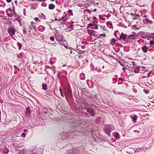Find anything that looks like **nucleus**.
<instances>
[{
    "mask_svg": "<svg viewBox=\"0 0 154 154\" xmlns=\"http://www.w3.org/2000/svg\"><path fill=\"white\" fill-rule=\"evenodd\" d=\"M55 35L56 39L58 42L61 45H64V42L65 41V40H63V35L57 32H56Z\"/></svg>",
    "mask_w": 154,
    "mask_h": 154,
    "instance_id": "f257e3e1",
    "label": "nucleus"
},
{
    "mask_svg": "<svg viewBox=\"0 0 154 154\" xmlns=\"http://www.w3.org/2000/svg\"><path fill=\"white\" fill-rule=\"evenodd\" d=\"M86 16L87 17V18L88 20H90V21L91 22V23H90L88 25V26H93L94 25H95L97 24L98 22V21L97 19V18L95 16H94L92 20H90V18L89 17H88V16L86 15H85V16Z\"/></svg>",
    "mask_w": 154,
    "mask_h": 154,
    "instance_id": "f03ea898",
    "label": "nucleus"
},
{
    "mask_svg": "<svg viewBox=\"0 0 154 154\" xmlns=\"http://www.w3.org/2000/svg\"><path fill=\"white\" fill-rule=\"evenodd\" d=\"M16 30L13 27H10L8 28V32L10 35L12 36L15 35Z\"/></svg>",
    "mask_w": 154,
    "mask_h": 154,
    "instance_id": "7ed1b4c3",
    "label": "nucleus"
},
{
    "mask_svg": "<svg viewBox=\"0 0 154 154\" xmlns=\"http://www.w3.org/2000/svg\"><path fill=\"white\" fill-rule=\"evenodd\" d=\"M65 94L66 97H70L72 96V91L70 87L65 90Z\"/></svg>",
    "mask_w": 154,
    "mask_h": 154,
    "instance_id": "20e7f679",
    "label": "nucleus"
},
{
    "mask_svg": "<svg viewBox=\"0 0 154 154\" xmlns=\"http://www.w3.org/2000/svg\"><path fill=\"white\" fill-rule=\"evenodd\" d=\"M87 112L92 116H94L95 115L94 111L93 109L91 107H88L87 108Z\"/></svg>",
    "mask_w": 154,
    "mask_h": 154,
    "instance_id": "39448f33",
    "label": "nucleus"
},
{
    "mask_svg": "<svg viewBox=\"0 0 154 154\" xmlns=\"http://www.w3.org/2000/svg\"><path fill=\"white\" fill-rule=\"evenodd\" d=\"M105 133L108 135H109L111 132V128L110 125H107L104 129Z\"/></svg>",
    "mask_w": 154,
    "mask_h": 154,
    "instance_id": "423d86ee",
    "label": "nucleus"
},
{
    "mask_svg": "<svg viewBox=\"0 0 154 154\" xmlns=\"http://www.w3.org/2000/svg\"><path fill=\"white\" fill-rule=\"evenodd\" d=\"M127 35L126 34H124L122 32L121 35L119 36V39H122L124 41L126 38Z\"/></svg>",
    "mask_w": 154,
    "mask_h": 154,
    "instance_id": "0eeeda50",
    "label": "nucleus"
},
{
    "mask_svg": "<svg viewBox=\"0 0 154 154\" xmlns=\"http://www.w3.org/2000/svg\"><path fill=\"white\" fill-rule=\"evenodd\" d=\"M34 63L35 64H38V66L40 67H41L43 64V62L41 61H35L34 62Z\"/></svg>",
    "mask_w": 154,
    "mask_h": 154,
    "instance_id": "6e6552de",
    "label": "nucleus"
},
{
    "mask_svg": "<svg viewBox=\"0 0 154 154\" xmlns=\"http://www.w3.org/2000/svg\"><path fill=\"white\" fill-rule=\"evenodd\" d=\"M131 15L132 16H134V17L133 18V19H137L138 18H140V15L138 14H134L133 13H132L131 14Z\"/></svg>",
    "mask_w": 154,
    "mask_h": 154,
    "instance_id": "1a4fd4ad",
    "label": "nucleus"
},
{
    "mask_svg": "<svg viewBox=\"0 0 154 154\" xmlns=\"http://www.w3.org/2000/svg\"><path fill=\"white\" fill-rule=\"evenodd\" d=\"M67 17V15L66 14H65L64 16L63 17L61 18V19H59L57 20V19L55 18L54 20L55 21H56L57 20H58L59 21H60V20H63V21H65L66 20L67 18H66Z\"/></svg>",
    "mask_w": 154,
    "mask_h": 154,
    "instance_id": "9d476101",
    "label": "nucleus"
},
{
    "mask_svg": "<svg viewBox=\"0 0 154 154\" xmlns=\"http://www.w3.org/2000/svg\"><path fill=\"white\" fill-rule=\"evenodd\" d=\"M45 29V27L42 25L40 26L38 28V30L41 32H43Z\"/></svg>",
    "mask_w": 154,
    "mask_h": 154,
    "instance_id": "9b49d317",
    "label": "nucleus"
},
{
    "mask_svg": "<svg viewBox=\"0 0 154 154\" xmlns=\"http://www.w3.org/2000/svg\"><path fill=\"white\" fill-rule=\"evenodd\" d=\"M142 51L144 53H146L148 51V48L146 46L144 45L142 48Z\"/></svg>",
    "mask_w": 154,
    "mask_h": 154,
    "instance_id": "f8f14e48",
    "label": "nucleus"
},
{
    "mask_svg": "<svg viewBox=\"0 0 154 154\" xmlns=\"http://www.w3.org/2000/svg\"><path fill=\"white\" fill-rule=\"evenodd\" d=\"M80 79L82 80H84L85 79V75L83 73H82L80 75Z\"/></svg>",
    "mask_w": 154,
    "mask_h": 154,
    "instance_id": "ddd939ff",
    "label": "nucleus"
},
{
    "mask_svg": "<svg viewBox=\"0 0 154 154\" xmlns=\"http://www.w3.org/2000/svg\"><path fill=\"white\" fill-rule=\"evenodd\" d=\"M42 89L45 90L46 91L47 89V85L45 83H42Z\"/></svg>",
    "mask_w": 154,
    "mask_h": 154,
    "instance_id": "4468645a",
    "label": "nucleus"
},
{
    "mask_svg": "<svg viewBox=\"0 0 154 154\" xmlns=\"http://www.w3.org/2000/svg\"><path fill=\"white\" fill-rule=\"evenodd\" d=\"M136 37L135 36L133 35H130L128 36V37L127 38V39H135Z\"/></svg>",
    "mask_w": 154,
    "mask_h": 154,
    "instance_id": "2eb2a0df",
    "label": "nucleus"
},
{
    "mask_svg": "<svg viewBox=\"0 0 154 154\" xmlns=\"http://www.w3.org/2000/svg\"><path fill=\"white\" fill-rule=\"evenodd\" d=\"M55 6L54 5L52 4H51L49 5L48 8L50 10H53Z\"/></svg>",
    "mask_w": 154,
    "mask_h": 154,
    "instance_id": "dca6fc26",
    "label": "nucleus"
},
{
    "mask_svg": "<svg viewBox=\"0 0 154 154\" xmlns=\"http://www.w3.org/2000/svg\"><path fill=\"white\" fill-rule=\"evenodd\" d=\"M38 16L39 18H43L44 19H46V16L43 13H41L39 14Z\"/></svg>",
    "mask_w": 154,
    "mask_h": 154,
    "instance_id": "f3484780",
    "label": "nucleus"
},
{
    "mask_svg": "<svg viewBox=\"0 0 154 154\" xmlns=\"http://www.w3.org/2000/svg\"><path fill=\"white\" fill-rule=\"evenodd\" d=\"M131 117L132 119V121L134 122H135L137 120V116L136 115L133 116H131Z\"/></svg>",
    "mask_w": 154,
    "mask_h": 154,
    "instance_id": "a211bd4d",
    "label": "nucleus"
},
{
    "mask_svg": "<svg viewBox=\"0 0 154 154\" xmlns=\"http://www.w3.org/2000/svg\"><path fill=\"white\" fill-rule=\"evenodd\" d=\"M114 137L116 139H119L120 138L119 134L118 132H116L114 134Z\"/></svg>",
    "mask_w": 154,
    "mask_h": 154,
    "instance_id": "6ab92c4d",
    "label": "nucleus"
},
{
    "mask_svg": "<svg viewBox=\"0 0 154 154\" xmlns=\"http://www.w3.org/2000/svg\"><path fill=\"white\" fill-rule=\"evenodd\" d=\"M88 33L90 35H93L94 34L95 32L94 30H87Z\"/></svg>",
    "mask_w": 154,
    "mask_h": 154,
    "instance_id": "aec40b11",
    "label": "nucleus"
},
{
    "mask_svg": "<svg viewBox=\"0 0 154 154\" xmlns=\"http://www.w3.org/2000/svg\"><path fill=\"white\" fill-rule=\"evenodd\" d=\"M17 56L19 59H20V60H22L23 57H22V53H20L19 54H18L17 55Z\"/></svg>",
    "mask_w": 154,
    "mask_h": 154,
    "instance_id": "412c9836",
    "label": "nucleus"
},
{
    "mask_svg": "<svg viewBox=\"0 0 154 154\" xmlns=\"http://www.w3.org/2000/svg\"><path fill=\"white\" fill-rule=\"evenodd\" d=\"M17 46L18 47V49L19 50H20L21 48L22 45L21 43H20L19 42H17Z\"/></svg>",
    "mask_w": 154,
    "mask_h": 154,
    "instance_id": "4be33fe9",
    "label": "nucleus"
},
{
    "mask_svg": "<svg viewBox=\"0 0 154 154\" xmlns=\"http://www.w3.org/2000/svg\"><path fill=\"white\" fill-rule=\"evenodd\" d=\"M154 36V34L153 33H151V35L148 37V39L149 40V39H152L153 38V37Z\"/></svg>",
    "mask_w": 154,
    "mask_h": 154,
    "instance_id": "5701e85b",
    "label": "nucleus"
},
{
    "mask_svg": "<svg viewBox=\"0 0 154 154\" xmlns=\"http://www.w3.org/2000/svg\"><path fill=\"white\" fill-rule=\"evenodd\" d=\"M132 28L134 29V30H138L140 28L137 27V26L135 25L132 26Z\"/></svg>",
    "mask_w": 154,
    "mask_h": 154,
    "instance_id": "b1692460",
    "label": "nucleus"
},
{
    "mask_svg": "<svg viewBox=\"0 0 154 154\" xmlns=\"http://www.w3.org/2000/svg\"><path fill=\"white\" fill-rule=\"evenodd\" d=\"M34 23L32 21L31 22V25H32V26L33 27V29L34 30H35L36 28V27L34 26Z\"/></svg>",
    "mask_w": 154,
    "mask_h": 154,
    "instance_id": "393cba45",
    "label": "nucleus"
},
{
    "mask_svg": "<svg viewBox=\"0 0 154 154\" xmlns=\"http://www.w3.org/2000/svg\"><path fill=\"white\" fill-rule=\"evenodd\" d=\"M116 41V40L115 39H112L110 41V43L112 45H114L115 42Z\"/></svg>",
    "mask_w": 154,
    "mask_h": 154,
    "instance_id": "a878e982",
    "label": "nucleus"
},
{
    "mask_svg": "<svg viewBox=\"0 0 154 154\" xmlns=\"http://www.w3.org/2000/svg\"><path fill=\"white\" fill-rule=\"evenodd\" d=\"M87 12L89 13L90 14H91V11L88 9H87L86 10H85L84 11L83 13L84 14H86Z\"/></svg>",
    "mask_w": 154,
    "mask_h": 154,
    "instance_id": "bb28decb",
    "label": "nucleus"
},
{
    "mask_svg": "<svg viewBox=\"0 0 154 154\" xmlns=\"http://www.w3.org/2000/svg\"><path fill=\"white\" fill-rule=\"evenodd\" d=\"M115 76H116V77L115 78H113L112 79L113 83L114 84L116 83V80L118 77L117 75H116Z\"/></svg>",
    "mask_w": 154,
    "mask_h": 154,
    "instance_id": "cd10ccee",
    "label": "nucleus"
},
{
    "mask_svg": "<svg viewBox=\"0 0 154 154\" xmlns=\"http://www.w3.org/2000/svg\"><path fill=\"white\" fill-rule=\"evenodd\" d=\"M106 34L105 33H103V34H101L100 35L97 37V39H98V38H100L101 36H103V37H106Z\"/></svg>",
    "mask_w": 154,
    "mask_h": 154,
    "instance_id": "c85d7f7f",
    "label": "nucleus"
},
{
    "mask_svg": "<svg viewBox=\"0 0 154 154\" xmlns=\"http://www.w3.org/2000/svg\"><path fill=\"white\" fill-rule=\"evenodd\" d=\"M31 110L29 107H27L26 108V112L27 113L29 114L31 113Z\"/></svg>",
    "mask_w": 154,
    "mask_h": 154,
    "instance_id": "c756f323",
    "label": "nucleus"
},
{
    "mask_svg": "<svg viewBox=\"0 0 154 154\" xmlns=\"http://www.w3.org/2000/svg\"><path fill=\"white\" fill-rule=\"evenodd\" d=\"M19 154H26L25 151L24 150H21L19 152Z\"/></svg>",
    "mask_w": 154,
    "mask_h": 154,
    "instance_id": "7c9ffc66",
    "label": "nucleus"
},
{
    "mask_svg": "<svg viewBox=\"0 0 154 154\" xmlns=\"http://www.w3.org/2000/svg\"><path fill=\"white\" fill-rule=\"evenodd\" d=\"M77 52L78 53H79V54H82L84 52V51H81L79 50H77Z\"/></svg>",
    "mask_w": 154,
    "mask_h": 154,
    "instance_id": "2f4dec72",
    "label": "nucleus"
},
{
    "mask_svg": "<svg viewBox=\"0 0 154 154\" xmlns=\"http://www.w3.org/2000/svg\"><path fill=\"white\" fill-rule=\"evenodd\" d=\"M119 33V32L117 30V31H115L114 35H115V37L116 38H118L117 36V33Z\"/></svg>",
    "mask_w": 154,
    "mask_h": 154,
    "instance_id": "473e14b6",
    "label": "nucleus"
},
{
    "mask_svg": "<svg viewBox=\"0 0 154 154\" xmlns=\"http://www.w3.org/2000/svg\"><path fill=\"white\" fill-rule=\"evenodd\" d=\"M134 72L135 73H138L139 72L140 70L137 69H135L134 70Z\"/></svg>",
    "mask_w": 154,
    "mask_h": 154,
    "instance_id": "72a5a7b5",
    "label": "nucleus"
},
{
    "mask_svg": "<svg viewBox=\"0 0 154 154\" xmlns=\"http://www.w3.org/2000/svg\"><path fill=\"white\" fill-rule=\"evenodd\" d=\"M141 37L143 38H146V35L144 34L143 33H142L141 34Z\"/></svg>",
    "mask_w": 154,
    "mask_h": 154,
    "instance_id": "f704fd0d",
    "label": "nucleus"
},
{
    "mask_svg": "<svg viewBox=\"0 0 154 154\" xmlns=\"http://www.w3.org/2000/svg\"><path fill=\"white\" fill-rule=\"evenodd\" d=\"M149 44L151 45H154V41L151 40L149 42Z\"/></svg>",
    "mask_w": 154,
    "mask_h": 154,
    "instance_id": "c9c22d12",
    "label": "nucleus"
},
{
    "mask_svg": "<svg viewBox=\"0 0 154 154\" xmlns=\"http://www.w3.org/2000/svg\"><path fill=\"white\" fill-rule=\"evenodd\" d=\"M17 21H18V22L19 23L20 25L21 26L22 25H21V19H17Z\"/></svg>",
    "mask_w": 154,
    "mask_h": 154,
    "instance_id": "e433bc0d",
    "label": "nucleus"
},
{
    "mask_svg": "<svg viewBox=\"0 0 154 154\" xmlns=\"http://www.w3.org/2000/svg\"><path fill=\"white\" fill-rule=\"evenodd\" d=\"M68 12L71 14L72 15H73L72 11L71 10L69 9L68 11Z\"/></svg>",
    "mask_w": 154,
    "mask_h": 154,
    "instance_id": "4c0bfd02",
    "label": "nucleus"
},
{
    "mask_svg": "<svg viewBox=\"0 0 154 154\" xmlns=\"http://www.w3.org/2000/svg\"><path fill=\"white\" fill-rule=\"evenodd\" d=\"M95 25H94L93 26H88L87 28H88L91 27V28L94 29L95 28Z\"/></svg>",
    "mask_w": 154,
    "mask_h": 154,
    "instance_id": "58836bf2",
    "label": "nucleus"
},
{
    "mask_svg": "<svg viewBox=\"0 0 154 154\" xmlns=\"http://www.w3.org/2000/svg\"><path fill=\"white\" fill-rule=\"evenodd\" d=\"M59 90H60V94L63 97V93H62V90L61 88H60Z\"/></svg>",
    "mask_w": 154,
    "mask_h": 154,
    "instance_id": "ea45409f",
    "label": "nucleus"
},
{
    "mask_svg": "<svg viewBox=\"0 0 154 154\" xmlns=\"http://www.w3.org/2000/svg\"><path fill=\"white\" fill-rule=\"evenodd\" d=\"M21 136L22 137H24L26 136V134L25 133H23L21 135Z\"/></svg>",
    "mask_w": 154,
    "mask_h": 154,
    "instance_id": "a19ab883",
    "label": "nucleus"
},
{
    "mask_svg": "<svg viewBox=\"0 0 154 154\" xmlns=\"http://www.w3.org/2000/svg\"><path fill=\"white\" fill-rule=\"evenodd\" d=\"M50 39L53 42H54V38L53 37L51 36L50 38Z\"/></svg>",
    "mask_w": 154,
    "mask_h": 154,
    "instance_id": "79ce46f5",
    "label": "nucleus"
},
{
    "mask_svg": "<svg viewBox=\"0 0 154 154\" xmlns=\"http://www.w3.org/2000/svg\"><path fill=\"white\" fill-rule=\"evenodd\" d=\"M100 27V28L102 29L103 30H104L105 28V26H101Z\"/></svg>",
    "mask_w": 154,
    "mask_h": 154,
    "instance_id": "37998d69",
    "label": "nucleus"
},
{
    "mask_svg": "<svg viewBox=\"0 0 154 154\" xmlns=\"http://www.w3.org/2000/svg\"><path fill=\"white\" fill-rule=\"evenodd\" d=\"M41 5L42 6H44V7H46L47 5L46 3H42L41 4Z\"/></svg>",
    "mask_w": 154,
    "mask_h": 154,
    "instance_id": "c03bdc74",
    "label": "nucleus"
},
{
    "mask_svg": "<svg viewBox=\"0 0 154 154\" xmlns=\"http://www.w3.org/2000/svg\"><path fill=\"white\" fill-rule=\"evenodd\" d=\"M46 94L47 95H48V96H50L51 95L49 91H47L46 92Z\"/></svg>",
    "mask_w": 154,
    "mask_h": 154,
    "instance_id": "a18cd8bd",
    "label": "nucleus"
},
{
    "mask_svg": "<svg viewBox=\"0 0 154 154\" xmlns=\"http://www.w3.org/2000/svg\"><path fill=\"white\" fill-rule=\"evenodd\" d=\"M116 60L118 62H119L120 60H121V59L120 57L118 58H117L116 59Z\"/></svg>",
    "mask_w": 154,
    "mask_h": 154,
    "instance_id": "49530a36",
    "label": "nucleus"
},
{
    "mask_svg": "<svg viewBox=\"0 0 154 154\" xmlns=\"http://www.w3.org/2000/svg\"><path fill=\"white\" fill-rule=\"evenodd\" d=\"M29 32H30V30H31L33 28L32 26V25H30V26L29 27Z\"/></svg>",
    "mask_w": 154,
    "mask_h": 154,
    "instance_id": "de8ad7c7",
    "label": "nucleus"
},
{
    "mask_svg": "<svg viewBox=\"0 0 154 154\" xmlns=\"http://www.w3.org/2000/svg\"><path fill=\"white\" fill-rule=\"evenodd\" d=\"M30 9H31L32 10H35L36 9V8H35L34 7H33V6H32L31 7Z\"/></svg>",
    "mask_w": 154,
    "mask_h": 154,
    "instance_id": "09e8293b",
    "label": "nucleus"
},
{
    "mask_svg": "<svg viewBox=\"0 0 154 154\" xmlns=\"http://www.w3.org/2000/svg\"><path fill=\"white\" fill-rule=\"evenodd\" d=\"M34 20H35L36 21H39V19H38V17H35L34 18Z\"/></svg>",
    "mask_w": 154,
    "mask_h": 154,
    "instance_id": "8fccbe9b",
    "label": "nucleus"
},
{
    "mask_svg": "<svg viewBox=\"0 0 154 154\" xmlns=\"http://www.w3.org/2000/svg\"><path fill=\"white\" fill-rule=\"evenodd\" d=\"M23 31L24 33H25L27 32L26 30V28L23 29Z\"/></svg>",
    "mask_w": 154,
    "mask_h": 154,
    "instance_id": "3c124183",
    "label": "nucleus"
},
{
    "mask_svg": "<svg viewBox=\"0 0 154 154\" xmlns=\"http://www.w3.org/2000/svg\"><path fill=\"white\" fill-rule=\"evenodd\" d=\"M94 29H98V25L97 24L95 25Z\"/></svg>",
    "mask_w": 154,
    "mask_h": 154,
    "instance_id": "603ef678",
    "label": "nucleus"
},
{
    "mask_svg": "<svg viewBox=\"0 0 154 154\" xmlns=\"http://www.w3.org/2000/svg\"><path fill=\"white\" fill-rule=\"evenodd\" d=\"M121 60H120L119 62V63L122 66H124V63L123 64L121 62Z\"/></svg>",
    "mask_w": 154,
    "mask_h": 154,
    "instance_id": "864d4df0",
    "label": "nucleus"
},
{
    "mask_svg": "<svg viewBox=\"0 0 154 154\" xmlns=\"http://www.w3.org/2000/svg\"><path fill=\"white\" fill-rule=\"evenodd\" d=\"M9 16V17H11L13 16V14H7Z\"/></svg>",
    "mask_w": 154,
    "mask_h": 154,
    "instance_id": "5fc2aeb1",
    "label": "nucleus"
},
{
    "mask_svg": "<svg viewBox=\"0 0 154 154\" xmlns=\"http://www.w3.org/2000/svg\"><path fill=\"white\" fill-rule=\"evenodd\" d=\"M11 1H12V0H6L7 2L8 3L10 2H11Z\"/></svg>",
    "mask_w": 154,
    "mask_h": 154,
    "instance_id": "6e6d98bb",
    "label": "nucleus"
},
{
    "mask_svg": "<svg viewBox=\"0 0 154 154\" xmlns=\"http://www.w3.org/2000/svg\"><path fill=\"white\" fill-rule=\"evenodd\" d=\"M38 1L39 2H44L45 1V0H38Z\"/></svg>",
    "mask_w": 154,
    "mask_h": 154,
    "instance_id": "4d7b16f0",
    "label": "nucleus"
},
{
    "mask_svg": "<svg viewBox=\"0 0 154 154\" xmlns=\"http://www.w3.org/2000/svg\"><path fill=\"white\" fill-rule=\"evenodd\" d=\"M97 9H95L93 10V11H93L94 12H96L97 11Z\"/></svg>",
    "mask_w": 154,
    "mask_h": 154,
    "instance_id": "13d9d810",
    "label": "nucleus"
},
{
    "mask_svg": "<svg viewBox=\"0 0 154 154\" xmlns=\"http://www.w3.org/2000/svg\"><path fill=\"white\" fill-rule=\"evenodd\" d=\"M81 48H82V49H84L85 48V47L84 46H81Z\"/></svg>",
    "mask_w": 154,
    "mask_h": 154,
    "instance_id": "bf43d9fd",
    "label": "nucleus"
},
{
    "mask_svg": "<svg viewBox=\"0 0 154 154\" xmlns=\"http://www.w3.org/2000/svg\"><path fill=\"white\" fill-rule=\"evenodd\" d=\"M101 20H106V19L105 18H101Z\"/></svg>",
    "mask_w": 154,
    "mask_h": 154,
    "instance_id": "052dcab7",
    "label": "nucleus"
},
{
    "mask_svg": "<svg viewBox=\"0 0 154 154\" xmlns=\"http://www.w3.org/2000/svg\"><path fill=\"white\" fill-rule=\"evenodd\" d=\"M122 70L125 72V68H122Z\"/></svg>",
    "mask_w": 154,
    "mask_h": 154,
    "instance_id": "680f3d73",
    "label": "nucleus"
},
{
    "mask_svg": "<svg viewBox=\"0 0 154 154\" xmlns=\"http://www.w3.org/2000/svg\"><path fill=\"white\" fill-rule=\"evenodd\" d=\"M152 15L153 16V18L154 19V12L153 13V14H152Z\"/></svg>",
    "mask_w": 154,
    "mask_h": 154,
    "instance_id": "e2e57ef3",
    "label": "nucleus"
},
{
    "mask_svg": "<svg viewBox=\"0 0 154 154\" xmlns=\"http://www.w3.org/2000/svg\"><path fill=\"white\" fill-rule=\"evenodd\" d=\"M109 22H106V24L107 25H108L109 24Z\"/></svg>",
    "mask_w": 154,
    "mask_h": 154,
    "instance_id": "0e129e2a",
    "label": "nucleus"
},
{
    "mask_svg": "<svg viewBox=\"0 0 154 154\" xmlns=\"http://www.w3.org/2000/svg\"><path fill=\"white\" fill-rule=\"evenodd\" d=\"M14 2L16 4H17V0L15 1Z\"/></svg>",
    "mask_w": 154,
    "mask_h": 154,
    "instance_id": "69168bd1",
    "label": "nucleus"
},
{
    "mask_svg": "<svg viewBox=\"0 0 154 154\" xmlns=\"http://www.w3.org/2000/svg\"><path fill=\"white\" fill-rule=\"evenodd\" d=\"M134 131V132H137V133H139V131H137H137Z\"/></svg>",
    "mask_w": 154,
    "mask_h": 154,
    "instance_id": "338daca9",
    "label": "nucleus"
},
{
    "mask_svg": "<svg viewBox=\"0 0 154 154\" xmlns=\"http://www.w3.org/2000/svg\"><path fill=\"white\" fill-rule=\"evenodd\" d=\"M26 131H27V130L26 129H25V130H24V132H26Z\"/></svg>",
    "mask_w": 154,
    "mask_h": 154,
    "instance_id": "774afa93",
    "label": "nucleus"
}]
</instances>
